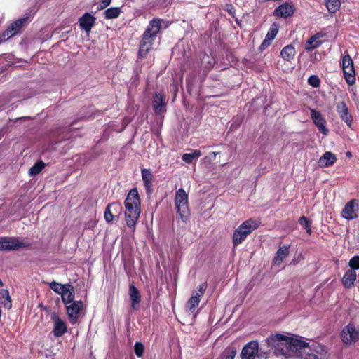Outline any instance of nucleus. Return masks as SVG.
I'll list each match as a JSON object with an SVG mask.
<instances>
[{"label": "nucleus", "instance_id": "f257e3e1", "mask_svg": "<svg viewBox=\"0 0 359 359\" xmlns=\"http://www.w3.org/2000/svg\"><path fill=\"white\" fill-rule=\"evenodd\" d=\"M288 337L281 334H271L260 346V356L266 359L269 353L276 356L288 357Z\"/></svg>", "mask_w": 359, "mask_h": 359}, {"label": "nucleus", "instance_id": "f03ea898", "mask_svg": "<svg viewBox=\"0 0 359 359\" xmlns=\"http://www.w3.org/2000/svg\"><path fill=\"white\" fill-rule=\"evenodd\" d=\"M124 205L126 225L134 232L141 212V201L137 188H133L129 191Z\"/></svg>", "mask_w": 359, "mask_h": 359}, {"label": "nucleus", "instance_id": "7ed1b4c3", "mask_svg": "<svg viewBox=\"0 0 359 359\" xmlns=\"http://www.w3.org/2000/svg\"><path fill=\"white\" fill-rule=\"evenodd\" d=\"M161 29V20L153 18L144 32L140 41L137 59H144L152 48L155 38Z\"/></svg>", "mask_w": 359, "mask_h": 359}, {"label": "nucleus", "instance_id": "20e7f679", "mask_svg": "<svg viewBox=\"0 0 359 359\" xmlns=\"http://www.w3.org/2000/svg\"><path fill=\"white\" fill-rule=\"evenodd\" d=\"M259 226V222L252 218L244 221L233 231L232 242L233 247H236L243 243L254 230Z\"/></svg>", "mask_w": 359, "mask_h": 359}, {"label": "nucleus", "instance_id": "39448f33", "mask_svg": "<svg viewBox=\"0 0 359 359\" xmlns=\"http://www.w3.org/2000/svg\"><path fill=\"white\" fill-rule=\"evenodd\" d=\"M175 208L182 221L187 223L189 219L190 212L188 206V194L183 188L176 191Z\"/></svg>", "mask_w": 359, "mask_h": 359}, {"label": "nucleus", "instance_id": "423d86ee", "mask_svg": "<svg viewBox=\"0 0 359 359\" xmlns=\"http://www.w3.org/2000/svg\"><path fill=\"white\" fill-rule=\"evenodd\" d=\"M28 24V17L19 18L11 23L8 28L0 35V44L5 42L8 39L20 34L24 28Z\"/></svg>", "mask_w": 359, "mask_h": 359}, {"label": "nucleus", "instance_id": "0eeeda50", "mask_svg": "<svg viewBox=\"0 0 359 359\" xmlns=\"http://www.w3.org/2000/svg\"><path fill=\"white\" fill-rule=\"evenodd\" d=\"M340 337L346 346H349L359 341V327L357 328L353 322H350L341 331Z\"/></svg>", "mask_w": 359, "mask_h": 359}, {"label": "nucleus", "instance_id": "6e6552de", "mask_svg": "<svg viewBox=\"0 0 359 359\" xmlns=\"http://www.w3.org/2000/svg\"><path fill=\"white\" fill-rule=\"evenodd\" d=\"M29 243L22 242L18 237L4 236L0 238V251H14L20 248H27Z\"/></svg>", "mask_w": 359, "mask_h": 359}, {"label": "nucleus", "instance_id": "1a4fd4ad", "mask_svg": "<svg viewBox=\"0 0 359 359\" xmlns=\"http://www.w3.org/2000/svg\"><path fill=\"white\" fill-rule=\"evenodd\" d=\"M288 349L290 357L293 353L299 354V356L304 355L305 352L311 351L309 344L301 339H296L288 337Z\"/></svg>", "mask_w": 359, "mask_h": 359}, {"label": "nucleus", "instance_id": "9d476101", "mask_svg": "<svg viewBox=\"0 0 359 359\" xmlns=\"http://www.w3.org/2000/svg\"><path fill=\"white\" fill-rule=\"evenodd\" d=\"M256 355L262 358L260 356V347L257 341L248 343L244 346L241 353V359H255Z\"/></svg>", "mask_w": 359, "mask_h": 359}, {"label": "nucleus", "instance_id": "9b49d317", "mask_svg": "<svg viewBox=\"0 0 359 359\" xmlns=\"http://www.w3.org/2000/svg\"><path fill=\"white\" fill-rule=\"evenodd\" d=\"M122 211L123 208L120 202H112L107 206L104 213V217L108 223H110L113 222L114 218H118Z\"/></svg>", "mask_w": 359, "mask_h": 359}, {"label": "nucleus", "instance_id": "f8f14e48", "mask_svg": "<svg viewBox=\"0 0 359 359\" xmlns=\"http://www.w3.org/2000/svg\"><path fill=\"white\" fill-rule=\"evenodd\" d=\"M295 11L292 2H284L276 7L273 11V15L278 18H288L293 15Z\"/></svg>", "mask_w": 359, "mask_h": 359}, {"label": "nucleus", "instance_id": "ddd939ff", "mask_svg": "<svg viewBox=\"0 0 359 359\" xmlns=\"http://www.w3.org/2000/svg\"><path fill=\"white\" fill-rule=\"evenodd\" d=\"M336 110L341 121L345 122L348 128H351L353 125V116L350 113L346 102L344 101L337 102Z\"/></svg>", "mask_w": 359, "mask_h": 359}, {"label": "nucleus", "instance_id": "4468645a", "mask_svg": "<svg viewBox=\"0 0 359 359\" xmlns=\"http://www.w3.org/2000/svg\"><path fill=\"white\" fill-rule=\"evenodd\" d=\"M83 308V304L81 300L74 301L69 306H67L68 318L72 324H75L78 321Z\"/></svg>", "mask_w": 359, "mask_h": 359}, {"label": "nucleus", "instance_id": "2eb2a0df", "mask_svg": "<svg viewBox=\"0 0 359 359\" xmlns=\"http://www.w3.org/2000/svg\"><path fill=\"white\" fill-rule=\"evenodd\" d=\"M310 111L311 118L314 124L318 128L319 132L323 133L324 135H327L329 130L326 127L327 122L323 116L316 109H310Z\"/></svg>", "mask_w": 359, "mask_h": 359}, {"label": "nucleus", "instance_id": "dca6fc26", "mask_svg": "<svg viewBox=\"0 0 359 359\" xmlns=\"http://www.w3.org/2000/svg\"><path fill=\"white\" fill-rule=\"evenodd\" d=\"M51 319L54 323L53 333L55 337H60L67 332V323L57 314H53Z\"/></svg>", "mask_w": 359, "mask_h": 359}, {"label": "nucleus", "instance_id": "f3484780", "mask_svg": "<svg viewBox=\"0 0 359 359\" xmlns=\"http://www.w3.org/2000/svg\"><path fill=\"white\" fill-rule=\"evenodd\" d=\"M141 175L143 181L144 186L145 187L146 194L148 196H150L153 192V182L154 175L150 169L142 168L141 170Z\"/></svg>", "mask_w": 359, "mask_h": 359}, {"label": "nucleus", "instance_id": "a211bd4d", "mask_svg": "<svg viewBox=\"0 0 359 359\" xmlns=\"http://www.w3.org/2000/svg\"><path fill=\"white\" fill-rule=\"evenodd\" d=\"M355 206H358L357 200L353 199L348 202L342 210V216L348 220L356 218L358 215L355 213Z\"/></svg>", "mask_w": 359, "mask_h": 359}, {"label": "nucleus", "instance_id": "6ab92c4d", "mask_svg": "<svg viewBox=\"0 0 359 359\" xmlns=\"http://www.w3.org/2000/svg\"><path fill=\"white\" fill-rule=\"evenodd\" d=\"M325 33L319 32L311 36L305 43V50L306 51H311L318 48L323 43V41H320V39L325 36Z\"/></svg>", "mask_w": 359, "mask_h": 359}, {"label": "nucleus", "instance_id": "aec40b11", "mask_svg": "<svg viewBox=\"0 0 359 359\" xmlns=\"http://www.w3.org/2000/svg\"><path fill=\"white\" fill-rule=\"evenodd\" d=\"M165 99L161 93H156L154 96L153 108L156 115H161L165 110Z\"/></svg>", "mask_w": 359, "mask_h": 359}, {"label": "nucleus", "instance_id": "412c9836", "mask_svg": "<svg viewBox=\"0 0 359 359\" xmlns=\"http://www.w3.org/2000/svg\"><path fill=\"white\" fill-rule=\"evenodd\" d=\"M95 18L89 13H84L79 19V25L81 29L88 32L95 25Z\"/></svg>", "mask_w": 359, "mask_h": 359}, {"label": "nucleus", "instance_id": "4be33fe9", "mask_svg": "<svg viewBox=\"0 0 359 359\" xmlns=\"http://www.w3.org/2000/svg\"><path fill=\"white\" fill-rule=\"evenodd\" d=\"M129 296L131 300V307L137 310L141 301V295L137 288L133 285H129Z\"/></svg>", "mask_w": 359, "mask_h": 359}, {"label": "nucleus", "instance_id": "5701e85b", "mask_svg": "<svg viewBox=\"0 0 359 359\" xmlns=\"http://www.w3.org/2000/svg\"><path fill=\"white\" fill-rule=\"evenodd\" d=\"M356 272L348 269L342 277L341 283L346 289H350L354 286V283L356 280Z\"/></svg>", "mask_w": 359, "mask_h": 359}, {"label": "nucleus", "instance_id": "b1692460", "mask_svg": "<svg viewBox=\"0 0 359 359\" xmlns=\"http://www.w3.org/2000/svg\"><path fill=\"white\" fill-rule=\"evenodd\" d=\"M337 161L335 154L331 151H326L318 160V165L321 168H327L334 165Z\"/></svg>", "mask_w": 359, "mask_h": 359}, {"label": "nucleus", "instance_id": "393cba45", "mask_svg": "<svg viewBox=\"0 0 359 359\" xmlns=\"http://www.w3.org/2000/svg\"><path fill=\"white\" fill-rule=\"evenodd\" d=\"M60 295L62 301L65 305L73 302L75 295L73 286L71 284H67L64 291H60Z\"/></svg>", "mask_w": 359, "mask_h": 359}, {"label": "nucleus", "instance_id": "a878e982", "mask_svg": "<svg viewBox=\"0 0 359 359\" xmlns=\"http://www.w3.org/2000/svg\"><path fill=\"white\" fill-rule=\"evenodd\" d=\"M290 254V245L280 247L276 253L273 258V263L276 265H280L284 259Z\"/></svg>", "mask_w": 359, "mask_h": 359}, {"label": "nucleus", "instance_id": "bb28decb", "mask_svg": "<svg viewBox=\"0 0 359 359\" xmlns=\"http://www.w3.org/2000/svg\"><path fill=\"white\" fill-rule=\"evenodd\" d=\"M295 48L292 45H287L280 51L281 57L287 62H290L295 56Z\"/></svg>", "mask_w": 359, "mask_h": 359}, {"label": "nucleus", "instance_id": "cd10ccee", "mask_svg": "<svg viewBox=\"0 0 359 359\" xmlns=\"http://www.w3.org/2000/svg\"><path fill=\"white\" fill-rule=\"evenodd\" d=\"M344 78L348 85H353L355 83V72L354 66L343 69Z\"/></svg>", "mask_w": 359, "mask_h": 359}, {"label": "nucleus", "instance_id": "c85d7f7f", "mask_svg": "<svg viewBox=\"0 0 359 359\" xmlns=\"http://www.w3.org/2000/svg\"><path fill=\"white\" fill-rule=\"evenodd\" d=\"M0 304H3L6 309H11L12 306V302L9 292L6 289L0 290Z\"/></svg>", "mask_w": 359, "mask_h": 359}, {"label": "nucleus", "instance_id": "c756f323", "mask_svg": "<svg viewBox=\"0 0 359 359\" xmlns=\"http://www.w3.org/2000/svg\"><path fill=\"white\" fill-rule=\"evenodd\" d=\"M201 299V298L198 295V292L195 291L187 303V309L192 312L194 311L195 309L198 306Z\"/></svg>", "mask_w": 359, "mask_h": 359}, {"label": "nucleus", "instance_id": "7c9ffc66", "mask_svg": "<svg viewBox=\"0 0 359 359\" xmlns=\"http://www.w3.org/2000/svg\"><path fill=\"white\" fill-rule=\"evenodd\" d=\"M202 153L200 150L194 149L192 153H185L182 155V159L187 163L191 164L194 161L198 159Z\"/></svg>", "mask_w": 359, "mask_h": 359}, {"label": "nucleus", "instance_id": "2f4dec72", "mask_svg": "<svg viewBox=\"0 0 359 359\" xmlns=\"http://www.w3.org/2000/svg\"><path fill=\"white\" fill-rule=\"evenodd\" d=\"M121 13V7H111L104 11V18L107 20L117 18Z\"/></svg>", "mask_w": 359, "mask_h": 359}, {"label": "nucleus", "instance_id": "473e14b6", "mask_svg": "<svg viewBox=\"0 0 359 359\" xmlns=\"http://www.w3.org/2000/svg\"><path fill=\"white\" fill-rule=\"evenodd\" d=\"M326 7L330 13H336L341 6L340 0H325Z\"/></svg>", "mask_w": 359, "mask_h": 359}, {"label": "nucleus", "instance_id": "72a5a7b5", "mask_svg": "<svg viewBox=\"0 0 359 359\" xmlns=\"http://www.w3.org/2000/svg\"><path fill=\"white\" fill-rule=\"evenodd\" d=\"M45 167V163L42 161H39L29 170V175L30 176H36L38 175Z\"/></svg>", "mask_w": 359, "mask_h": 359}, {"label": "nucleus", "instance_id": "f704fd0d", "mask_svg": "<svg viewBox=\"0 0 359 359\" xmlns=\"http://www.w3.org/2000/svg\"><path fill=\"white\" fill-rule=\"evenodd\" d=\"M299 224L306 231V233L309 235L312 233L311 229V221L306 217L302 216L299 219Z\"/></svg>", "mask_w": 359, "mask_h": 359}, {"label": "nucleus", "instance_id": "c9c22d12", "mask_svg": "<svg viewBox=\"0 0 359 359\" xmlns=\"http://www.w3.org/2000/svg\"><path fill=\"white\" fill-rule=\"evenodd\" d=\"M236 353V348L232 346L228 347L222 353V359H234Z\"/></svg>", "mask_w": 359, "mask_h": 359}, {"label": "nucleus", "instance_id": "e433bc0d", "mask_svg": "<svg viewBox=\"0 0 359 359\" xmlns=\"http://www.w3.org/2000/svg\"><path fill=\"white\" fill-rule=\"evenodd\" d=\"M278 32V25L276 23H273L272 26L270 27L269 30L268 31L266 39L272 41L276 36L277 35Z\"/></svg>", "mask_w": 359, "mask_h": 359}, {"label": "nucleus", "instance_id": "4c0bfd02", "mask_svg": "<svg viewBox=\"0 0 359 359\" xmlns=\"http://www.w3.org/2000/svg\"><path fill=\"white\" fill-rule=\"evenodd\" d=\"M49 286L55 292L60 294V291H64L67 287V285H63L55 281H53L50 283Z\"/></svg>", "mask_w": 359, "mask_h": 359}, {"label": "nucleus", "instance_id": "58836bf2", "mask_svg": "<svg viewBox=\"0 0 359 359\" xmlns=\"http://www.w3.org/2000/svg\"><path fill=\"white\" fill-rule=\"evenodd\" d=\"M348 266L351 270L355 271L359 269V256H353L348 262Z\"/></svg>", "mask_w": 359, "mask_h": 359}, {"label": "nucleus", "instance_id": "ea45409f", "mask_svg": "<svg viewBox=\"0 0 359 359\" xmlns=\"http://www.w3.org/2000/svg\"><path fill=\"white\" fill-rule=\"evenodd\" d=\"M134 351L137 357H142L144 353V346L142 342H136L134 346Z\"/></svg>", "mask_w": 359, "mask_h": 359}, {"label": "nucleus", "instance_id": "a19ab883", "mask_svg": "<svg viewBox=\"0 0 359 359\" xmlns=\"http://www.w3.org/2000/svg\"><path fill=\"white\" fill-rule=\"evenodd\" d=\"M308 83L313 88H318L320 86V79L317 75H312L309 77Z\"/></svg>", "mask_w": 359, "mask_h": 359}, {"label": "nucleus", "instance_id": "79ce46f5", "mask_svg": "<svg viewBox=\"0 0 359 359\" xmlns=\"http://www.w3.org/2000/svg\"><path fill=\"white\" fill-rule=\"evenodd\" d=\"M351 66H354L353 61L349 54L346 53V54L342 57V69Z\"/></svg>", "mask_w": 359, "mask_h": 359}, {"label": "nucleus", "instance_id": "37998d69", "mask_svg": "<svg viewBox=\"0 0 359 359\" xmlns=\"http://www.w3.org/2000/svg\"><path fill=\"white\" fill-rule=\"evenodd\" d=\"M207 287H208V284L207 283L204 282L203 283H201L198 287V295L200 296V298L202 297V296L204 294L206 289H207Z\"/></svg>", "mask_w": 359, "mask_h": 359}, {"label": "nucleus", "instance_id": "c03bdc74", "mask_svg": "<svg viewBox=\"0 0 359 359\" xmlns=\"http://www.w3.org/2000/svg\"><path fill=\"white\" fill-rule=\"evenodd\" d=\"M311 351H308L305 352L304 355H302L299 356V359H318V356L312 353H310Z\"/></svg>", "mask_w": 359, "mask_h": 359}, {"label": "nucleus", "instance_id": "a18cd8bd", "mask_svg": "<svg viewBox=\"0 0 359 359\" xmlns=\"http://www.w3.org/2000/svg\"><path fill=\"white\" fill-rule=\"evenodd\" d=\"M271 42L272 41H271L265 38L264 40L261 43V45L259 46V50H264L266 48H268L271 45Z\"/></svg>", "mask_w": 359, "mask_h": 359}, {"label": "nucleus", "instance_id": "49530a36", "mask_svg": "<svg viewBox=\"0 0 359 359\" xmlns=\"http://www.w3.org/2000/svg\"><path fill=\"white\" fill-rule=\"evenodd\" d=\"M111 0H101V4L98 9H104L111 4Z\"/></svg>", "mask_w": 359, "mask_h": 359}, {"label": "nucleus", "instance_id": "de8ad7c7", "mask_svg": "<svg viewBox=\"0 0 359 359\" xmlns=\"http://www.w3.org/2000/svg\"><path fill=\"white\" fill-rule=\"evenodd\" d=\"M220 154V152H211L210 155L212 156L211 159L215 160L216 158V156Z\"/></svg>", "mask_w": 359, "mask_h": 359}, {"label": "nucleus", "instance_id": "09e8293b", "mask_svg": "<svg viewBox=\"0 0 359 359\" xmlns=\"http://www.w3.org/2000/svg\"><path fill=\"white\" fill-rule=\"evenodd\" d=\"M226 6H230L231 7V9H227V11H228L229 13L231 14L232 13L231 9H234L233 6L231 4L226 5Z\"/></svg>", "mask_w": 359, "mask_h": 359}, {"label": "nucleus", "instance_id": "8fccbe9b", "mask_svg": "<svg viewBox=\"0 0 359 359\" xmlns=\"http://www.w3.org/2000/svg\"><path fill=\"white\" fill-rule=\"evenodd\" d=\"M346 156L348 157H351L352 155H351V153L350 151H348V152H346Z\"/></svg>", "mask_w": 359, "mask_h": 359}, {"label": "nucleus", "instance_id": "3c124183", "mask_svg": "<svg viewBox=\"0 0 359 359\" xmlns=\"http://www.w3.org/2000/svg\"><path fill=\"white\" fill-rule=\"evenodd\" d=\"M295 264H296V262L294 259L290 262V264H292V265H294Z\"/></svg>", "mask_w": 359, "mask_h": 359}, {"label": "nucleus", "instance_id": "603ef678", "mask_svg": "<svg viewBox=\"0 0 359 359\" xmlns=\"http://www.w3.org/2000/svg\"><path fill=\"white\" fill-rule=\"evenodd\" d=\"M76 121H74L70 123V126H73L76 123Z\"/></svg>", "mask_w": 359, "mask_h": 359}, {"label": "nucleus", "instance_id": "864d4df0", "mask_svg": "<svg viewBox=\"0 0 359 359\" xmlns=\"http://www.w3.org/2000/svg\"><path fill=\"white\" fill-rule=\"evenodd\" d=\"M3 283H2V281L0 279V287L2 286Z\"/></svg>", "mask_w": 359, "mask_h": 359}]
</instances>
